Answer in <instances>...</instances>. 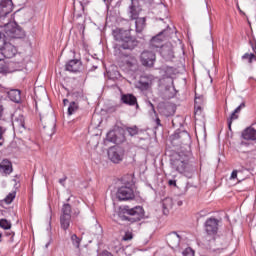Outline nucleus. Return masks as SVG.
I'll return each mask as SVG.
<instances>
[{
  "label": "nucleus",
  "mask_w": 256,
  "mask_h": 256,
  "mask_svg": "<svg viewBox=\"0 0 256 256\" xmlns=\"http://www.w3.org/2000/svg\"><path fill=\"white\" fill-rule=\"evenodd\" d=\"M13 11V0H0V23L4 27L3 36L6 39H23L25 31L17 26V23L11 22L9 14Z\"/></svg>",
  "instance_id": "1"
},
{
  "label": "nucleus",
  "mask_w": 256,
  "mask_h": 256,
  "mask_svg": "<svg viewBox=\"0 0 256 256\" xmlns=\"http://www.w3.org/2000/svg\"><path fill=\"white\" fill-rule=\"evenodd\" d=\"M113 37L120 49L133 51L139 45L137 38L131 35V30L117 28L113 30Z\"/></svg>",
  "instance_id": "2"
},
{
  "label": "nucleus",
  "mask_w": 256,
  "mask_h": 256,
  "mask_svg": "<svg viewBox=\"0 0 256 256\" xmlns=\"http://www.w3.org/2000/svg\"><path fill=\"white\" fill-rule=\"evenodd\" d=\"M15 55H17V48L13 44L5 42L3 40V34L0 32V61L12 59ZM0 73H7V68L3 64H0Z\"/></svg>",
  "instance_id": "3"
},
{
  "label": "nucleus",
  "mask_w": 256,
  "mask_h": 256,
  "mask_svg": "<svg viewBox=\"0 0 256 256\" xmlns=\"http://www.w3.org/2000/svg\"><path fill=\"white\" fill-rule=\"evenodd\" d=\"M122 181L124 186L120 187L116 194L119 201H131L132 199H135V192L132 188V186L135 185L133 176L127 175Z\"/></svg>",
  "instance_id": "4"
},
{
  "label": "nucleus",
  "mask_w": 256,
  "mask_h": 256,
  "mask_svg": "<svg viewBox=\"0 0 256 256\" xmlns=\"http://www.w3.org/2000/svg\"><path fill=\"white\" fill-rule=\"evenodd\" d=\"M123 216H121L122 221H129V223H137L145 217V211L143 207L136 206L134 208H129V206H124L122 209Z\"/></svg>",
  "instance_id": "5"
},
{
  "label": "nucleus",
  "mask_w": 256,
  "mask_h": 256,
  "mask_svg": "<svg viewBox=\"0 0 256 256\" xmlns=\"http://www.w3.org/2000/svg\"><path fill=\"white\" fill-rule=\"evenodd\" d=\"M171 167L178 173H187L189 171V163L187 162V157L181 154H176L171 159Z\"/></svg>",
  "instance_id": "6"
},
{
  "label": "nucleus",
  "mask_w": 256,
  "mask_h": 256,
  "mask_svg": "<svg viewBox=\"0 0 256 256\" xmlns=\"http://www.w3.org/2000/svg\"><path fill=\"white\" fill-rule=\"evenodd\" d=\"M140 59L142 65L145 67H153L156 59L155 52L145 50L141 53Z\"/></svg>",
  "instance_id": "7"
},
{
  "label": "nucleus",
  "mask_w": 256,
  "mask_h": 256,
  "mask_svg": "<svg viewBox=\"0 0 256 256\" xmlns=\"http://www.w3.org/2000/svg\"><path fill=\"white\" fill-rule=\"evenodd\" d=\"M153 81H155V77H153L152 75L142 76L137 83V88L141 91H147L151 89Z\"/></svg>",
  "instance_id": "8"
},
{
  "label": "nucleus",
  "mask_w": 256,
  "mask_h": 256,
  "mask_svg": "<svg viewBox=\"0 0 256 256\" xmlns=\"http://www.w3.org/2000/svg\"><path fill=\"white\" fill-rule=\"evenodd\" d=\"M205 231L208 235H215L219 231V220L209 218L205 222Z\"/></svg>",
  "instance_id": "9"
},
{
  "label": "nucleus",
  "mask_w": 256,
  "mask_h": 256,
  "mask_svg": "<svg viewBox=\"0 0 256 256\" xmlns=\"http://www.w3.org/2000/svg\"><path fill=\"white\" fill-rule=\"evenodd\" d=\"M12 127L15 133H24L25 131V117L23 115L14 116Z\"/></svg>",
  "instance_id": "10"
},
{
  "label": "nucleus",
  "mask_w": 256,
  "mask_h": 256,
  "mask_svg": "<svg viewBox=\"0 0 256 256\" xmlns=\"http://www.w3.org/2000/svg\"><path fill=\"white\" fill-rule=\"evenodd\" d=\"M108 157L112 163H121L123 161V152L118 147H112L108 150Z\"/></svg>",
  "instance_id": "11"
},
{
  "label": "nucleus",
  "mask_w": 256,
  "mask_h": 256,
  "mask_svg": "<svg viewBox=\"0 0 256 256\" xmlns=\"http://www.w3.org/2000/svg\"><path fill=\"white\" fill-rule=\"evenodd\" d=\"M183 239V235L179 234L177 232H172L168 234L167 236V243L169 247L172 249H177L179 247V243H181V240Z\"/></svg>",
  "instance_id": "12"
},
{
  "label": "nucleus",
  "mask_w": 256,
  "mask_h": 256,
  "mask_svg": "<svg viewBox=\"0 0 256 256\" xmlns=\"http://www.w3.org/2000/svg\"><path fill=\"white\" fill-rule=\"evenodd\" d=\"M206 248L214 253L223 249V238L217 237L209 240L208 244H205Z\"/></svg>",
  "instance_id": "13"
},
{
  "label": "nucleus",
  "mask_w": 256,
  "mask_h": 256,
  "mask_svg": "<svg viewBox=\"0 0 256 256\" xmlns=\"http://www.w3.org/2000/svg\"><path fill=\"white\" fill-rule=\"evenodd\" d=\"M166 30L160 32L156 36H154L150 41V48L151 49H161L163 47V41L165 40V34Z\"/></svg>",
  "instance_id": "14"
},
{
  "label": "nucleus",
  "mask_w": 256,
  "mask_h": 256,
  "mask_svg": "<svg viewBox=\"0 0 256 256\" xmlns=\"http://www.w3.org/2000/svg\"><path fill=\"white\" fill-rule=\"evenodd\" d=\"M121 102L124 103V105H129L130 107H133V105L139 107L137 104V97H135L133 94H122Z\"/></svg>",
  "instance_id": "15"
},
{
  "label": "nucleus",
  "mask_w": 256,
  "mask_h": 256,
  "mask_svg": "<svg viewBox=\"0 0 256 256\" xmlns=\"http://www.w3.org/2000/svg\"><path fill=\"white\" fill-rule=\"evenodd\" d=\"M0 173H3V175H11L13 173V165L9 160L4 159L0 163Z\"/></svg>",
  "instance_id": "16"
},
{
  "label": "nucleus",
  "mask_w": 256,
  "mask_h": 256,
  "mask_svg": "<svg viewBox=\"0 0 256 256\" xmlns=\"http://www.w3.org/2000/svg\"><path fill=\"white\" fill-rule=\"evenodd\" d=\"M242 138L246 141H256L255 128L248 127L242 132Z\"/></svg>",
  "instance_id": "17"
},
{
  "label": "nucleus",
  "mask_w": 256,
  "mask_h": 256,
  "mask_svg": "<svg viewBox=\"0 0 256 256\" xmlns=\"http://www.w3.org/2000/svg\"><path fill=\"white\" fill-rule=\"evenodd\" d=\"M80 67H81V63L79 62V60H77V59L70 60L66 64V71H70V73H77V71H79Z\"/></svg>",
  "instance_id": "18"
},
{
  "label": "nucleus",
  "mask_w": 256,
  "mask_h": 256,
  "mask_svg": "<svg viewBox=\"0 0 256 256\" xmlns=\"http://www.w3.org/2000/svg\"><path fill=\"white\" fill-rule=\"evenodd\" d=\"M8 97L13 103H21V90L12 89L8 92Z\"/></svg>",
  "instance_id": "19"
},
{
  "label": "nucleus",
  "mask_w": 256,
  "mask_h": 256,
  "mask_svg": "<svg viewBox=\"0 0 256 256\" xmlns=\"http://www.w3.org/2000/svg\"><path fill=\"white\" fill-rule=\"evenodd\" d=\"M71 225V217L69 216H60V226L61 229L67 231Z\"/></svg>",
  "instance_id": "20"
},
{
  "label": "nucleus",
  "mask_w": 256,
  "mask_h": 256,
  "mask_svg": "<svg viewBox=\"0 0 256 256\" xmlns=\"http://www.w3.org/2000/svg\"><path fill=\"white\" fill-rule=\"evenodd\" d=\"M145 22H146V19L145 17H142V18H136V22H135V25H136V33H141V31H143V29H145Z\"/></svg>",
  "instance_id": "21"
},
{
  "label": "nucleus",
  "mask_w": 256,
  "mask_h": 256,
  "mask_svg": "<svg viewBox=\"0 0 256 256\" xmlns=\"http://www.w3.org/2000/svg\"><path fill=\"white\" fill-rule=\"evenodd\" d=\"M106 141H109L110 143H119L117 140V132L115 130H111L106 135Z\"/></svg>",
  "instance_id": "22"
},
{
  "label": "nucleus",
  "mask_w": 256,
  "mask_h": 256,
  "mask_svg": "<svg viewBox=\"0 0 256 256\" xmlns=\"http://www.w3.org/2000/svg\"><path fill=\"white\" fill-rule=\"evenodd\" d=\"M128 15L132 20H135L139 17V11L135 6L131 5L128 10Z\"/></svg>",
  "instance_id": "23"
},
{
  "label": "nucleus",
  "mask_w": 256,
  "mask_h": 256,
  "mask_svg": "<svg viewBox=\"0 0 256 256\" xmlns=\"http://www.w3.org/2000/svg\"><path fill=\"white\" fill-rule=\"evenodd\" d=\"M60 217H71V205L70 204H64L62 207V214Z\"/></svg>",
  "instance_id": "24"
},
{
  "label": "nucleus",
  "mask_w": 256,
  "mask_h": 256,
  "mask_svg": "<svg viewBox=\"0 0 256 256\" xmlns=\"http://www.w3.org/2000/svg\"><path fill=\"white\" fill-rule=\"evenodd\" d=\"M172 139L173 140H175V139H189V133H187V131L176 132L172 136Z\"/></svg>",
  "instance_id": "25"
},
{
  "label": "nucleus",
  "mask_w": 256,
  "mask_h": 256,
  "mask_svg": "<svg viewBox=\"0 0 256 256\" xmlns=\"http://www.w3.org/2000/svg\"><path fill=\"white\" fill-rule=\"evenodd\" d=\"M71 241H72V245H74L76 249H79V246L81 245V238H79L77 234L71 235Z\"/></svg>",
  "instance_id": "26"
},
{
  "label": "nucleus",
  "mask_w": 256,
  "mask_h": 256,
  "mask_svg": "<svg viewBox=\"0 0 256 256\" xmlns=\"http://www.w3.org/2000/svg\"><path fill=\"white\" fill-rule=\"evenodd\" d=\"M79 109V105L76 102H70L68 107V115H73Z\"/></svg>",
  "instance_id": "27"
},
{
  "label": "nucleus",
  "mask_w": 256,
  "mask_h": 256,
  "mask_svg": "<svg viewBox=\"0 0 256 256\" xmlns=\"http://www.w3.org/2000/svg\"><path fill=\"white\" fill-rule=\"evenodd\" d=\"M238 113L233 111L230 115V117L228 118V127L229 129H231V125L233 123V121H235L236 119H239V115H237Z\"/></svg>",
  "instance_id": "28"
},
{
  "label": "nucleus",
  "mask_w": 256,
  "mask_h": 256,
  "mask_svg": "<svg viewBox=\"0 0 256 256\" xmlns=\"http://www.w3.org/2000/svg\"><path fill=\"white\" fill-rule=\"evenodd\" d=\"M16 195H17L16 192H11V193H9V194L5 197V199H4L5 203H7V205H10V203H13V200L15 199V196H16Z\"/></svg>",
  "instance_id": "29"
},
{
  "label": "nucleus",
  "mask_w": 256,
  "mask_h": 256,
  "mask_svg": "<svg viewBox=\"0 0 256 256\" xmlns=\"http://www.w3.org/2000/svg\"><path fill=\"white\" fill-rule=\"evenodd\" d=\"M0 227L2 229H10L11 228V222H9L7 219H1L0 220Z\"/></svg>",
  "instance_id": "30"
},
{
  "label": "nucleus",
  "mask_w": 256,
  "mask_h": 256,
  "mask_svg": "<svg viewBox=\"0 0 256 256\" xmlns=\"http://www.w3.org/2000/svg\"><path fill=\"white\" fill-rule=\"evenodd\" d=\"M242 59L245 61L247 60L248 63H253V60L255 59V54L251 53H245L243 56H242Z\"/></svg>",
  "instance_id": "31"
},
{
  "label": "nucleus",
  "mask_w": 256,
  "mask_h": 256,
  "mask_svg": "<svg viewBox=\"0 0 256 256\" xmlns=\"http://www.w3.org/2000/svg\"><path fill=\"white\" fill-rule=\"evenodd\" d=\"M126 131L129 133V135H131V137L137 135V133H139V128H137V126L134 127H128L126 129Z\"/></svg>",
  "instance_id": "32"
},
{
  "label": "nucleus",
  "mask_w": 256,
  "mask_h": 256,
  "mask_svg": "<svg viewBox=\"0 0 256 256\" xmlns=\"http://www.w3.org/2000/svg\"><path fill=\"white\" fill-rule=\"evenodd\" d=\"M124 61L128 67H134V65H137V60L135 58H126Z\"/></svg>",
  "instance_id": "33"
},
{
  "label": "nucleus",
  "mask_w": 256,
  "mask_h": 256,
  "mask_svg": "<svg viewBox=\"0 0 256 256\" xmlns=\"http://www.w3.org/2000/svg\"><path fill=\"white\" fill-rule=\"evenodd\" d=\"M183 256H195V251H193V249L191 247L186 248L183 252H182Z\"/></svg>",
  "instance_id": "34"
},
{
  "label": "nucleus",
  "mask_w": 256,
  "mask_h": 256,
  "mask_svg": "<svg viewBox=\"0 0 256 256\" xmlns=\"http://www.w3.org/2000/svg\"><path fill=\"white\" fill-rule=\"evenodd\" d=\"M133 239V233L131 232H126L125 235L123 236L124 241H131Z\"/></svg>",
  "instance_id": "35"
},
{
  "label": "nucleus",
  "mask_w": 256,
  "mask_h": 256,
  "mask_svg": "<svg viewBox=\"0 0 256 256\" xmlns=\"http://www.w3.org/2000/svg\"><path fill=\"white\" fill-rule=\"evenodd\" d=\"M241 109H245V102H242L235 110V113H241Z\"/></svg>",
  "instance_id": "36"
},
{
  "label": "nucleus",
  "mask_w": 256,
  "mask_h": 256,
  "mask_svg": "<svg viewBox=\"0 0 256 256\" xmlns=\"http://www.w3.org/2000/svg\"><path fill=\"white\" fill-rule=\"evenodd\" d=\"M239 172V170H233L230 176L231 181H233L234 179H237V173Z\"/></svg>",
  "instance_id": "37"
},
{
  "label": "nucleus",
  "mask_w": 256,
  "mask_h": 256,
  "mask_svg": "<svg viewBox=\"0 0 256 256\" xmlns=\"http://www.w3.org/2000/svg\"><path fill=\"white\" fill-rule=\"evenodd\" d=\"M168 185H170V187H177V181H175V180H169V181H168Z\"/></svg>",
  "instance_id": "38"
},
{
  "label": "nucleus",
  "mask_w": 256,
  "mask_h": 256,
  "mask_svg": "<svg viewBox=\"0 0 256 256\" xmlns=\"http://www.w3.org/2000/svg\"><path fill=\"white\" fill-rule=\"evenodd\" d=\"M78 256H89L87 249L81 250Z\"/></svg>",
  "instance_id": "39"
},
{
  "label": "nucleus",
  "mask_w": 256,
  "mask_h": 256,
  "mask_svg": "<svg viewBox=\"0 0 256 256\" xmlns=\"http://www.w3.org/2000/svg\"><path fill=\"white\" fill-rule=\"evenodd\" d=\"M65 181H67V177L59 179L60 185H63V187H65Z\"/></svg>",
  "instance_id": "40"
},
{
  "label": "nucleus",
  "mask_w": 256,
  "mask_h": 256,
  "mask_svg": "<svg viewBox=\"0 0 256 256\" xmlns=\"http://www.w3.org/2000/svg\"><path fill=\"white\" fill-rule=\"evenodd\" d=\"M3 139V127L0 126V141ZM1 145V142H0Z\"/></svg>",
  "instance_id": "41"
},
{
  "label": "nucleus",
  "mask_w": 256,
  "mask_h": 256,
  "mask_svg": "<svg viewBox=\"0 0 256 256\" xmlns=\"http://www.w3.org/2000/svg\"><path fill=\"white\" fill-rule=\"evenodd\" d=\"M102 256H113V254H111V252L104 251Z\"/></svg>",
  "instance_id": "42"
},
{
  "label": "nucleus",
  "mask_w": 256,
  "mask_h": 256,
  "mask_svg": "<svg viewBox=\"0 0 256 256\" xmlns=\"http://www.w3.org/2000/svg\"><path fill=\"white\" fill-rule=\"evenodd\" d=\"M197 113H201V108H200V106L195 107V115H197Z\"/></svg>",
  "instance_id": "43"
},
{
  "label": "nucleus",
  "mask_w": 256,
  "mask_h": 256,
  "mask_svg": "<svg viewBox=\"0 0 256 256\" xmlns=\"http://www.w3.org/2000/svg\"><path fill=\"white\" fill-rule=\"evenodd\" d=\"M1 117H3V105H1V102H0V119Z\"/></svg>",
  "instance_id": "44"
},
{
  "label": "nucleus",
  "mask_w": 256,
  "mask_h": 256,
  "mask_svg": "<svg viewBox=\"0 0 256 256\" xmlns=\"http://www.w3.org/2000/svg\"><path fill=\"white\" fill-rule=\"evenodd\" d=\"M156 125L159 127L161 126V120L159 118L156 119Z\"/></svg>",
  "instance_id": "45"
},
{
  "label": "nucleus",
  "mask_w": 256,
  "mask_h": 256,
  "mask_svg": "<svg viewBox=\"0 0 256 256\" xmlns=\"http://www.w3.org/2000/svg\"><path fill=\"white\" fill-rule=\"evenodd\" d=\"M149 105L152 108V111H155V106H153V103L149 102Z\"/></svg>",
  "instance_id": "46"
},
{
  "label": "nucleus",
  "mask_w": 256,
  "mask_h": 256,
  "mask_svg": "<svg viewBox=\"0 0 256 256\" xmlns=\"http://www.w3.org/2000/svg\"><path fill=\"white\" fill-rule=\"evenodd\" d=\"M177 205H178V207H181V205H183V201L179 200V201L177 202Z\"/></svg>",
  "instance_id": "47"
},
{
  "label": "nucleus",
  "mask_w": 256,
  "mask_h": 256,
  "mask_svg": "<svg viewBox=\"0 0 256 256\" xmlns=\"http://www.w3.org/2000/svg\"><path fill=\"white\" fill-rule=\"evenodd\" d=\"M63 103H64V105H67V103H69V100L68 99H64Z\"/></svg>",
  "instance_id": "48"
},
{
  "label": "nucleus",
  "mask_w": 256,
  "mask_h": 256,
  "mask_svg": "<svg viewBox=\"0 0 256 256\" xmlns=\"http://www.w3.org/2000/svg\"><path fill=\"white\" fill-rule=\"evenodd\" d=\"M161 54L165 55V49H162Z\"/></svg>",
  "instance_id": "49"
},
{
  "label": "nucleus",
  "mask_w": 256,
  "mask_h": 256,
  "mask_svg": "<svg viewBox=\"0 0 256 256\" xmlns=\"http://www.w3.org/2000/svg\"><path fill=\"white\" fill-rule=\"evenodd\" d=\"M238 11H240V13H243V11H241V8L238 6Z\"/></svg>",
  "instance_id": "50"
},
{
  "label": "nucleus",
  "mask_w": 256,
  "mask_h": 256,
  "mask_svg": "<svg viewBox=\"0 0 256 256\" xmlns=\"http://www.w3.org/2000/svg\"><path fill=\"white\" fill-rule=\"evenodd\" d=\"M3 237V234L0 233V243H1V238Z\"/></svg>",
  "instance_id": "51"
},
{
  "label": "nucleus",
  "mask_w": 256,
  "mask_h": 256,
  "mask_svg": "<svg viewBox=\"0 0 256 256\" xmlns=\"http://www.w3.org/2000/svg\"><path fill=\"white\" fill-rule=\"evenodd\" d=\"M45 247H46V249H47V247H49V243H47V244L45 245Z\"/></svg>",
  "instance_id": "52"
},
{
  "label": "nucleus",
  "mask_w": 256,
  "mask_h": 256,
  "mask_svg": "<svg viewBox=\"0 0 256 256\" xmlns=\"http://www.w3.org/2000/svg\"><path fill=\"white\" fill-rule=\"evenodd\" d=\"M165 201H171V199H166Z\"/></svg>",
  "instance_id": "53"
},
{
  "label": "nucleus",
  "mask_w": 256,
  "mask_h": 256,
  "mask_svg": "<svg viewBox=\"0 0 256 256\" xmlns=\"http://www.w3.org/2000/svg\"><path fill=\"white\" fill-rule=\"evenodd\" d=\"M52 127H55V124H52Z\"/></svg>",
  "instance_id": "54"
},
{
  "label": "nucleus",
  "mask_w": 256,
  "mask_h": 256,
  "mask_svg": "<svg viewBox=\"0 0 256 256\" xmlns=\"http://www.w3.org/2000/svg\"><path fill=\"white\" fill-rule=\"evenodd\" d=\"M217 244H213V247H215Z\"/></svg>",
  "instance_id": "55"
}]
</instances>
